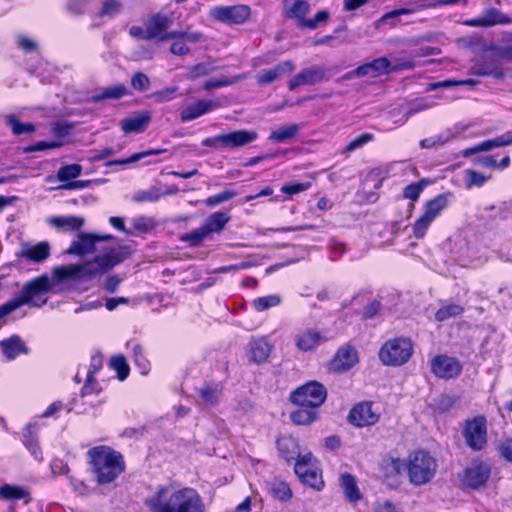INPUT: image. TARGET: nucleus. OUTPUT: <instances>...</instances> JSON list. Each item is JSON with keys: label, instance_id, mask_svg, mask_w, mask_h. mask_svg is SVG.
<instances>
[{"label": "nucleus", "instance_id": "1", "mask_svg": "<svg viewBox=\"0 0 512 512\" xmlns=\"http://www.w3.org/2000/svg\"><path fill=\"white\" fill-rule=\"evenodd\" d=\"M128 254L129 250L126 246L111 247L105 249L91 261L57 266L52 270L50 283L59 284L76 279H92L122 263Z\"/></svg>", "mask_w": 512, "mask_h": 512}, {"label": "nucleus", "instance_id": "2", "mask_svg": "<svg viewBox=\"0 0 512 512\" xmlns=\"http://www.w3.org/2000/svg\"><path fill=\"white\" fill-rule=\"evenodd\" d=\"M144 503L151 512H205L200 495L192 488L171 490L160 487Z\"/></svg>", "mask_w": 512, "mask_h": 512}, {"label": "nucleus", "instance_id": "3", "mask_svg": "<svg viewBox=\"0 0 512 512\" xmlns=\"http://www.w3.org/2000/svg\"><path fill=\"white\" fill-rule=\"evenodd\" d=\"M91 471L99 485L113 482L124 471L123 456L108 446H96L88 450Z\"/></svg>", "mask_w": 512, "mask_h": 512}, {"label": "nucleus", "instance_id": "4", "mask_svg": "<svg viewBox=\"0 0 512 512\" xmlns=\"http://www.w3.org/2000/svg\"><path fill=\"white\" fill-rule=\"evenodd\" d=\"M51 290L50 279L47 275H41L24 284L19 295L0 306V320L11 314L23 305L41 307L47 299L39 301L40 296Z\"/></svg>", "mask_w": 512, "mask_h": 512}, {"label": "nucleus", "instance_id": "5", "mask_svg": "<svg viewBox=\"0 0 512 512\" xmlns=\"http://www.w3.org/2000/svg\"><path fill=\"white\" fill-rule=\"evenodd\" d=\"M437 469L436 460L425 451H416L409 456L407 473L409 481L414 486L429 483L435 476Z\"/></svg>", "mask_w": 512, "mask_h": 512}, {"label": "nucleus", "instance_id": "6", "mask_svg": "<svg viewBox=\"0 0 512 512\" xmlns=\"http://www.w3.org/2000/svg\"><path fill=\"white\" fill-rule=\"evenodd\" d=\"M413 355V343L406 337L387 340L379 350L380 361L386 366L398 367L407 363Z\"/></svg>", "mask_w": 512, "mask_h": 512}, {"label": "nucleus", "instance_id": "7", "mask_svg": "<svg viewBox=\"0 0 512 512\" xmlns=\"http://www.w3.org/2000/svg\"><path fill=\"white\" fill-rule=\"evenodd\" d=\"M258 138V133L253 130H236L225 134H219L214 137L205 138L202 141L204 147L215 149L239 148L243 147Z\"/></svg>", "mask_w": 512, "mask_h": 512}, {"label": "nucleus", "instance_id": "8", "mask_svg": "<svg viewBox=\"0 0 512 512\" xmlns=\"http://www.w3.org/2000/svg\"><path fill=\"white\" fill-rule=\"evenodd\" d=\"M327 397V390L319 382H308L290 394V401L302 407L317 408L321 406Z\"/></svg>", "mask_w": 512, "mask_h": 512}, {"label": "nucleus", "instance_id": "9", "mask_svg": "<svg viewBox=\"0 0 512 512\" xmlns=\"http://www.w3.org/2000/svg\"><path fill=\"white\" fill-rule=\"evenodd\" d=\"M491 475V466L485 461L473 460L459 476L463 485L478 489L486 484Z\"/></svg>", "mask_w": 512, "mask_h": 512}, {"label": "nucleus", "instance_id": "10", "mask_svg": "<svg viewBox=\"0 0 512 512\" xmlns=\"http://www.w3.org/2000/svg\"><path fill=\"white\" fill-rule=\"evenodd\" d=\"M463 435L471 449L475 451L482 450L487 443L486 419L483 416H477L467 421Z\"/></svg>", "mask_w": 512, "mask_h": 512}, {"label": "nucleus", "instance_id": "11", "mask_svg": "<svg viewBox=\"0 0 512 512\" xmlns=\"http://www.w3.org/2000/svg\"><path fill=\"white\" fill-rule=\"evenodd\" d=\"M250 7L247 5L217 6L211 10V16L227 24H243L250 16Z\"/></svg>", "mask_w": 512, "mask_h": 512}, {"label": "nucleus", "instance_id": "12", "mask_svg": "<svg viewBox=\"0 0 512 512\" xmlns=\"http://www.w3.org/2000/svg\"><path fill=\"white\" fill-rule=\"evenodd\" d=\"M112 235H97L92 233L80 232L77 240L73 241L66 250L67 254L84 257L96 251V243L112 239Z\"/></svg>", "mask_w": 512, "mask_h": 512}, {"label": "nucleus", "instance_id": "13", "mask_svg": "<svg viewBox=\"0 0 512 512\" xmlns=\"http://www.w3.org/2000/svg\"><path fill=\"white\" fill-rule=\"evenodd\" d=\"M431 372L438 378L449 380L461 374L462 365L456 358L440 354L431 360Z\"/></svg>", "mask_w": 512, "mask_h": 512}, {"label": "nucleus", "instance_id": "14", "mask_svg": "<svg viewBox=\"0 0 512 512\" xmlns=\"http://www.w3.org/2000/svg\"><path fill=\"white\" fill-rule=\"evenodd\" d=\"M512 22L509 15L503 13L497 8L490 7L484 9L476 18L464 22L469 27H492L496 25H508Z\"/></svg>", "mask_w": 512, "mask_h": 512}, {"label": "nucleus", "instance_id": "15", "mask_svg": "<svg viewBox=\"0 0 512 512\" xmlns=\"http://www.w3.org/2000/svg\"><path fill=\"white\" fill-rule=\"evenodd\" d=\"M327 73V68L324 66H311L301 70L289 82L288 88L293 91L302 85H315L322 82Z\"/></svg>", "mask_w": 512, "mask_h": 512}, {"label": "nucleus", "instance_id": "16", "mask_svg": "<svg viewBox=\"0 0 512 512\" xmlns=\"http://www.w3.org/2000/svg\"><path fill=\"white\" fill-rule=\"evenodd\" d=\"M348 420L357 427H366L379 420V414L373 411L371 402L356 404L349 412Z\"/></svg>", "mask_w": 512, "mask_h": 512}, {"label": "nucleus", "instance_id": "17", "mask_svg": "<svg viewBox=\"0 0 512 512\" xmlns=\"http://www.w3.org/2000/svg\"><path fill=\"white\" fill-rule=\"evenodd\" d=\"M326 341V336L321 331L314 328L303 329L294 337L295 346L301 352L313 351Z\"/></svg>", "mask_w": 512, "mask_h": 512}, {"label": "nucleus", "instance_id": "18", "mask_svg": "<svg viewBox=\"0 0 512 512\" xmlns=\"http://www.w3.org/2000/svg\"><path fill=\"white\" fill-rule=\"evenodd\" d=\"M51 255V246L48 241H41L36 244L29 242L22 243L17 256L32 263H43Z\"/></svg>", "mask_w": 512, "mask_h": 512}, {"label": "nucleus", "instance_id": "19", "mask_svg": "<svg viewBox=\"0 0 512 512\" xmlns=\"http://www.w3.org/2000/svg\"><path fill=\"white\" fill-rule=\"evenodd\" d=\"M220 106L221 103L219 100H198L181 110L180 119L182 122H189L219 108Z\"/></svg>", "mask_w": 512, "mask_h": 512}, {"label": "nucleus", "instance_id": "20", "mask_svg": "<svg viewBox=\"0 0 512 512\" xmlns=\"http://www.w3.org/2000/svg\"><path fill=\"white\" fill-rule=\"evenodd\" d=\"M295 69L292 61H283L270 69H264L256 74V82L260 86H265L278 80L285 74L291 73Z\"/></svg>", "mask_w": 512, "mask_h": 512}, {"label": "nucleus", "instance_id": "21", "mask_svg": "<svg viewBox=\"0 0 512 512\" xmlns=\"http://www.w3.org/2000/svg\"><path fill=\"white\" fill-rule=\"evenodd\" d=\"M512 144V130L508 131L502 135H499L493 139L485 140L481 143H478L477 145L467 148L463 152L464 157H469L470 155L484 152V151H490L494 148L498 147H505Z\"/></svg>", "mask_w": 512, "mask_h": 512}, {"label": "nucleus", "instance_id": "22", "mask_svg": "<svg viewBox=\"0 0 512 512\" xmlns=\"http://www.w3.org/2000/svg\"><path fill=\"white\" fill-rule=\"evenodd\" d=\"M470 74L475 76H491L495 79H503L504 71L492 58H485L476 62L470 68Z\"/></svg>", "mask_w": 512, "mask_h": 512}, {"label": "nucleus", "instance_id": "23", "mask_svg": "<svg viewBox=\"0 0 512 512\" xmlns=\"http://www.w3.org/2000/svg\"><path fill=\"white\" fill-rule=\"evenodd\" d=\"M22 443L37 460H43L42 450L39 446L38 428L36 424H28L22 431Z\"/></svg>", "mask_w": 512, "mask_h": 512}, {"label": "nucleus", "instance_id": "24", "mask_svg": "<svg viewBox=\"0 0 512 512\" xmlns=\"http://www.w3.org/2000/svg\"><path fill=\"white\" fill-rule=\"evenodd\" d=\"M0 348L3 355L8 360H14L21 354H28L29 350L24 341L18 335H12L9 338L0 341Z\"/></svg>", "mask_w": 512, "mask_h": 512}, {"label": "nucleus", "instance_id": "25", "mask_svg": "<svg viewBox=\"0 0 512 512\" xmlns=\"http://www.w3.org/2000/svg\"><path fill=\"white\" fill-rule=\"evenodd\" d=\"M389 67L390 61L386 57H380L358 66L355 73H358V77L370 76L375 78L387 73Z\"/></svg>", "mask_w": 512, "mask_h": 512}, {"label": "nucleus", "instance_id": "26", "mask_svg": "<svg viewBox=\"0 0 512 512\" xmlns=\"http://www.w3.org/2000/svg\"><path fill=\"white\" fill-rule=\"evenodd\" d=\"M47 223L58 230L73 232L82 228L84 225V218L74 215L51 216L47 219Z\"/></svg>", "mask_w": 512, "mask_h": 512}, {"label": "nucleus", "instance_id": "27", "mask_svg": "<svg viewBox=\"0 0 512 512\" xmlns=\"http://www.w3.org/2000/svg\"><path fill=\"white\" fill-rule=\"evenodd\" d=\"M309 10L310 5L307 0H284L285 16L297 20L299 27L302 26V21H305Z\"/></svg>", "mask_w": 512, "mask_h": 512}, {"label": "nucleus", "instance_id": "28", "mask_svg": "<svg viewBox=\"0 0 512 512\" xmlns=\"http://www.w3.org/2000/svg\"><path fill=\"white\" fill-rule=\"evenodd\" d=\"M151 120L149 112H137L121 121V129L125 133H140L145 130Z\"/></svg>", "mask_w": 512, "mask_h": 512}, {"label": "nucleus", "instance_id": "29", "mask_svg": "<svg viewBox=\"0 0 512 512\" xmlns=\"http://www.w3.org/2000/svg\"><path fill=\"white\" fill-rule=\"evenodd\" d=\"M172 24V20L161 14H157L152 17L146 28L145 38L148 40L158 39L161 41V37L165 34L166 29Z\"/></svg>", "mask_w": 512, "mask_h": 512}, {"label": "nucleus", "instance_id": "30", "mask_svg": "<svg viewBox=\"0 0 512 512\" xmlns=\"http://www.w3.org/2000/svg\"><path fill=\"white\" fill-rule=\"evenodd\" d=\"M103 359L100 354L93 355L90 361V367L87 371L86 381L82 388V395H90L100 391L98 384L94 380V374L102 368Z\"/></svg>", "mask_w": 512, "mask_h": 512}, {"label": "nucleus", "instance_id": "31", "mask_svg": "<svg viewBox=\"0 0 512 512\" xmlns=\"http://www.w3.org/2000/svg\"><path fill=\"white\" fill-rule=\"evenodd\" d=\"M357 352L352 348H341L338 350L333 365L335 369L347 371L357 363Z\"/></svg>", "mask_w": 512, "mask_h": 512}, {"label": "nucleus", "instance_id": "32", "mask_svg": "<svg viewBox=\"0 0 512 512\" xmlns=\"http://www.w3.org/2000/svg\"><path fill=\"white\" fill-rule=\"evenodd\" d=\"M450 196V193L439 194L427 201L424 206V213L434 221L448 206Z\"/></svg>", "mask_w": 512, "mask_h": 512}, {"label": "nucleus", "instance_id": "33", "mask_svg": "<svg viewBox=\"0 0 512 512\" xmlns=\"http://www.w3.org/2000/svg\"><path fill=\"white\" fill-rule=\"evenodd\" d=\"M277 448L280 456L287 462L300 456L298 444L292 437L279 438L277 440Z\"/></svg>", "mask_w": 512, "mask_h": 512}, {"label": "nucleus", "instance_id": "34", "mask_svg": "<svg viewBox=\"0 0 512 512\" xmlns=\"http://www.w3.org/2000/svg\"><path fill=\"white\" fill-rule=\"evenodd\" d=\"M340 485L343 489L346 499L349 502L356 503L362 497L354 476L349 473H343L340 476Z\"/></svg>", "mask_w": 512, "mask_h": 512}, {"label": "nucleus", "instance_id": "35", "mask_svg": "<svg viewBox=\"0 0 512 512\" xmlns=\"http://www.w3.org/2000/svg\"><path fill=\"white\" fill-rule=\"evenodd\" d=\"M231 216L228 212H214L206 220L203 226L209 234L221 232L225 225L230 221Z\"/></svg>", "mask_w": 512, "mask_h": 512}, {"label": "nucleus", "instance_id": "36", "mask_svg": "<svg viewBox=\"0 0 512 512\" xmlns=\"http://www.w3.org/2000/svg\"><path fill=\"white\" fill-rule=\"evenodd\" d=\"M270 352V345L265 340L259 339L250 343V359L257 364L266 361Z\"/></svg>", "mask_w": 512, "mask_h": 512}, {"label": "nucleus", "instance_id": "37", "mask_svg": "<svg viewBox=\"0 0 512 512\" xmlns=\"http://www.w3.org/2000/svg\"><path fill=\"white\" fill-rule=\"evenodd\" d=\"M300 130V126L296 123L280 126L276 130L272 131L269 135V140L283 143L287 140L294 138Z\"/></svg>", "mask_w": 512, "mask_h": 512}, {"label": "nucleus", "instance_id": "38", "mask_svg": "<svg viewBox=\"0 0 512 512\" xmlns=\"http://www.w3.org/2000/svg\"><path fill=\"white\" fill-rule=\"evenodd\" d=\"M291 421L296 425H309L317 418L315 408L302 407L293 411L290 415Z\"/></svg>", "mask_w": 512, "mask_h": 512}, {"label": "nucleus", "instance_id": "39", "mask_svg": "<svg viewBox=\"0 0 512 512\" xmlns=\"http://www.w3.org/2000/svg\"><path fill=\"white\" fill-rule=\"evenodd\" d=\"M128 94V89L123 84L104 88L101 93L92 97V101L98 103L105 99H120Z\"/></svg>", "mask_w": 512, "mask_h": 512}, {"label": "nucleus", "instance_id": "40", "mask_svg": "<svg viewBox=\"0 0 512 512\" xmlns=\"http://www.w3.org/2000/svg\"><path fill=\"white\" fill-rule=\"evenodd\" d=\"M29 497L27 489L11 484L0 486V498L3 500H19Z\"/></svg>", "mask_w": 512, "mask_h": 512}, {"label": "nucleus", "instance_id": "41", "mask_svg": "<svg viewBox=\"0 0 512 512\" xmlns=\"http://www.w3.org/2000/svg\"><path fill=\"white\" fill-rule=\"evenodd\" d=\"M5 123L11 128L12 133L15 136H20L22 134H31L36 129L34 124L22 123L13 114L5 116Z\"/></svg>", "mask_w": 512, "mask_h": 512}, {"label": "nucleus", "instance_id": "42", "mask_svg": "<svg viewBox=\"0 0 512 512\" xmlns=\"http://www.w3.org/2000/svg\"><path fill=\"white\" fill-rule=\"evenodd\" d=\"M217 69L218 67L211 61L197 63L192 66L190 71L186 74V79L193 81L200 77L208 76Z\"/></svg>", "mask_w": 512, "mask_h": 512}, {"label": "nucleus", "instance_id": "43", "mask_svg": "<svg viewBox=\"0 0 512 512\" xmlns=\"http://www.w3.org/2000/svg\"><path fill=\"white\" fill-rule=\"evenodd\" d=\"M123 10V3L119 0H103L101 9L98 12L100 18H114Z\"/></svg>", "mask_w": 512, "mask_h": 512}, {"label": "nucleus", "instance_id": "44", "mask_svg": "<svg viewBox=\"0 0 512 512\" xmlns=\"http://www.w3.org/2000/svg\"><path fill=\"white\" fill-rule=\"evenodd\" d=\"M269 492L274 498L280 501H287L292 497V491L289 485L283 481H272L269 484Z\"/></svg>", "mask_w": 512, "mask_h": 512}, {"label": "nucleus", "instance_id": "45", "mask_svg": "<svg viewBox=\"0 0 512 512\" xmlns=\"http://www.w3.org/2000/svg\"><path fill=\"white\" fill-rule=\"evenodd\" d=\"M464 312V308L458 304H448L437 310L435 319L444 322L450 318L460 316Z\"/></svg>", "mask_w": 512, "mask_h": 512}, {"label": "nucleus", "instance_id": "46", "mask_svg": "<svg viewBox=\"0 0 512 512\" xmlns=\"http://www.w3.org/2000/svg\"><path fill=\"white\" fill-rule=\"evenodd\" d=\"M165 150L162 149H150L147 151L135 153L131 155L128 158L125 159H118V160H112L107 163V166H113V165H126V164H132L135 163L147 156H153V155H159L163 153Z\"/></svg>", "mask_w": 512, "mask_h": 512}, {"label": "nucleus", "instance_id": "47", "mask_svg": "<svg viewBox=\"0 0 512 512\" xmlns=\"http://www.w3.org/2000/svg\"><path fill=\"white\" fill-rule=\"evenodd\" d=\"M246 78V75L245 74H239V75H236L232 78H227V77H221V78H218V79H211V80H208L204 83V86L203 88L205 90H212V89H217V88H222V87H226V86H230L232 84H235L241 80H244Z\"/></svg>", "mask_w": 512, "mask_h": 512}, {"label": "nucleus", "instance_id": "48", "mask_svg": "<svg viewBox=\"0 0 512 512\" xmlns=\"http://www.w3.org/2000/svg\"><path fill=\"white\" fill-rule=\"evenodd\" d=\"M82 166L80 164H70L59 168L57 178L61 182L75 179L81 175Z\"/></svg>", "mask_w": 512, "mask_h": 512}, {"label": "nucleus", "instance_id": "49", "mask_svg": "<svg viewBox=\"0 0 512 512\" xmlns=\"http://www.w3.org/2000/svg\"><path fill=\"white\" fill-rule=\"evenodd\" d=\"M384 471L387 477L400 475L407 471V463L399 458H390L384 463Z\"/></svg>", "mask_w": 512, "mask_h": 512}, {"label": "nucleus", "instance_id": "50", "mask_svg": "<svg viewBox=\"0 0 512 512\" xmlns=\"http://www.w3.org/2000/svg\"><path fill=\"white\" fill-rule=\"evenodd\" d=\"M281 299L276 294L258 297L253 300V307L256 311H265L269 308L276 307L280 304Z\"/></svg>", "mask_w": 512, "mask_h": 512}, {"label": "nucleus", "instance_id": "51", "mask_svg": "<svg viewBox=\"0 0 512 512\" xmlns=\"http://www.w3.org/2000/svg\"><path fill=\"white\" fill-rule=\"evenodd\" d=\"M220 392H221V390L217 385L216 386L206 385L199 389V396L201 397L202 401L205 404L212 406L218 402Z\"/></svg>", "mask_w": 512, "mask_h": 512}, {"label": "nucleus", "instance_id": "52", "mask_svg": "<svg viewBox=\"0 0 512 512\" xmlns=\"http://www.w3.org/2000/svg\"><path fill=\"white\" fill-rule=\"evenodd\" d=\"M428 183L429 181L427 179H421L418 182L409 184L403 191V197L405 199L416 201Z\"/></svg>", "mask_w": 512, "mask_h": 512}, {"label": "nucleus", "instance_id": "53", "mask_svg": "<svg viewBox=\"0 0 512 512\" xmlns=\"http://www.w3.org/2000/svg\"><path fill=\"white\" fill-rule=\"evenodd\" d=\"M133 360L140 369L141 374L146 375L149 370V361L144 354V349L140 344H133Z\"/></svg>", "mask_w": 512, "mask_h": 512}, {"label": "nucleus", "instance_id": "54", "mask_svg": "<svg viewBox=\"0 0 512 512\" xmlns=\"http://www.w3.org/2000/svg\"><path fill=\"white\" fill-rule=\"evenodd\" d=\"M491 175L485 176L484 174L475 170L465 171V183L468 188L471 187H482L489 179Z\"/></svg>", "mask_w": 512, "mask_h": 512}, {"label": "nucleus", "instance_id": "55", "mask_svg": "<svg viewBox=\"0 0 512 512\" xmlns=\"http://www.w3.org/2000/svg\"><path fill=\"white\" fill-rule=\"evenodd\" d=\"M111 367L117 371L119 380L124 381L129 375V366L123 355H117L111 358Z\"/></svg>", "mask_w": 512, "mask_h": 512}, {"label": "nucleus", "instance_id": "56", "mask_svg": "<svg viewBox=\"0 0 512 512\" xmlns=\"http://www.w3.org/2000/svg\"><path fill=\"white\" fill-rule=\"evenodd\" d=\"M161 193L158 188L152 187L149 190H141L136 192L132 200L136 203H142V202H156L160 199Z\"/></svg>", "mask_w": 512, "mask_h": 512}, {"label": "nucleus", "instance_id": "57", "mask_svg": "<svg viewBox=\"0 0 512 512\" xmlns=\"http://www.w3.org/2000/svg\"><path fill=\"white\" fill-rule=\"evenodd\" d=\"M131 225H132L131 230L133 232L137 231L140 233H147L154 228L155 222L150 217L139 216V217H135L131 220Z\"/></svg>", "mask_w": 512, "mask_h": 512}, {"label": "nucleus", "instance_id": "58", "mask_svg": "<svg viewBox=\"0 0 512 512\" xmlns=\"http://www.w3.org/2000/svg\"><path fill=\"white\" fill-rule=\"evenodd\" d=\"M432 222L433 220L428 215L423 213V215L413 224L412 229L414 236L417 239L423 238Z\"/></svg>", "mask_w": 512, "mask_h": 512}, {"label": "nucleus", "instance_id": "59", "mask_svg": "<svg viewBox=\"0 0 512 512\" xmlns=\"http://www.w3.org/2000/svg\"><path fill=\"white\" fill-rule=\"evenodd\" d=\"M208 235V231L202 225L200 228L182 236V240L188 242L190 246H198Z\"/></svg>", "mask_w": 512, "mask_h": 512}, {"label": "nucleus", "instance_id": "60", "mask_svg": "<svg viewBox=\"0 0 512 512\" xmlns=\"http://www.w3.org/2000/svg\"><path fill=\"white\" fill-rule=\"evenodd\" d=\"M237 193L233 190H225L221 193L209 196L205 200V204L209 207H215L221 203L227 202L233 199Z\"/></svg>", "mask_w": 512, "mask_h": 512}, {"label": "nucleus", "instance_id": "61", "mask_svg": "<svg viewBox=\"0 0 512 512\" xmlns=\"http://www.w3.org/2000/svg\"><path fill=\"white\" fill-rule=\"evenodd\" d=\"M131 86L139 92H145L150 87V79L143 72H136L131 77Z\"/></svg>", "mask_w": 512, "mask_h": 512}, {"label": "nucleus", "instance_id": "62", "mask_svg": "<svg viewBox=\"0 0 512 512\" xmlns=\"http://www.w3.org/2000/svg\"><path fill=\"white\" fill-rule=\"evenodd\" d=\"M301 481L316 490H321L324 486L321 475L314 469H311L307 474H305V476L301 478Z\"/></svg>", "mask_w": 512, "mask_h": 512}, {"label": "nucleus", "instance_id": "63", "mask_svg": "<svg viewBox=\"0 0 512 512\" xmlns=\"http://www.w3.org/2000/svg\"><path fill=\"white\" fill-rule=\"evenodd\" d=\"M311 458H312L311 454H308L305 456H298L296 458L294 470H295L296 475L300 479L303 478V476H305V474H307L312 469L309 464V461L311 460Z\"/></svg>", "mask_w": 512, "mask_h": 512}, {"label": "nucleus", "instance_id": "64", "mask_svg": "<svg viewBox=\"0 0 512 512\" xmlns=\"http://www.w3.org/2000/svg\"><path fill=\"white\" fill-rule=\"evenodd\" d=\"M498 452L502 458L512 462V438H503L498 445Z\"/></svg>", "mask_w": 512, "mask_h": 512}]
</instances>
